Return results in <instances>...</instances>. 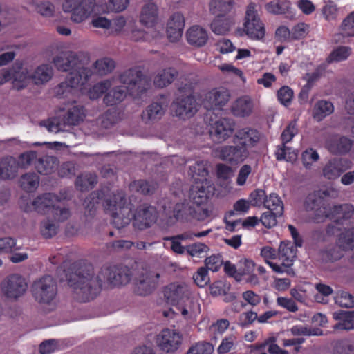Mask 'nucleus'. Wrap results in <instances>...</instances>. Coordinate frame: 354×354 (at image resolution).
Segmentation results:
<instances>
[{"mask_svg": "<svg viewBox=\"0 0 354 354\" xmlns=\"http://www.w3.org/2000/svg\"><path fill=\"white\" fill-rule=\"evenodd\" d=\"M85 117L84 107L75 104L67 108L64 114H59L55 118L45 121L42 124L49 132L58 133L65 130L66 126L77 125Z\"/></svg>", "mask_w": 354, "mask_h": 354, "instance_id": "nucleus-6", "label": "nucleus"}, {"mask_svg": "<svg viewBox=\"0 0 354 354\" xmlns=\"http://www.w3.org/2000/svg\"><path fill=\"white\" fill-rule=\"evenodd\" d=\"M354 11L350 13L342 21L341 30L342 34L346 37L354 36Z\"/></svg>", "mask_w": 354, "mask_h": 354, "instance_id": "nucleus-63", "label": "nucleus"}, {"mask_svg": "<svg viewBox=\"0 0 354 354\" xmlns=\"http://www.w3.org/2000/svg\"><path fill=\"white\" fill-rule=\"evenodd\" d=\"M352 49L348 46H339L335 48L328 55L326 62L328 64L340 62L348 59L351 55Z\"/></svg>", "mask_w": 354, "mask_h": 354, "instance_id": "nucleus-50", "label": "nucleus"}, {"mask_svg": "<svg viewBox=\"0 0 354 354\" xmlns=\"http://www.w3.org/2000/svg\"><path fill=\"white\" fill-rule=\"evenodd\" d=\"M212 232L211 229H208L207 230L201 232H187L183 233L176 237L171 238L172 240L171 243V249L174 252L178 254H183L186 251V248L183 247L180 243H179L177 239L180 240H189L192 241L194 239V238H202L204 236H206Z\"/></svg>", "mask_w": 354, "mask_h": 354, "instance_id": "nucleus-36", "label": "nucleus"}, {"mask_svg": "<svg viewBox=\"0 0 354 354\" xmlns=\"http://www.w3.org/2000/svg\"><path fill=\"white\" fill-rule=\"evenodd\" d=\"M291 3L288 0H270L265 4V9L270 14L281 15L289 10Z\"/></svg>", "mask_w": 354, "mask_h": 354, "instance_id": "nucleus-46", "label": "nucleus"}, {"mask_svg": "<svg viewBox=\"0 0 354 354\" xmlns=\"http://www.w3.org/2000/svg\"><path fill=\"white\" fill-rule=\"evenodd\" d=\"M301 159L303 166L306 169H311L319 160L320 156L316 149L308 147L301 153Z\"/></svg>", "mask_w": 354, "mask_h": 354, "instance_id": "nucleus-48", "label": "nucleus"}, {"mask_svg": "<svg viewBox=\"0 0 354 354\" xmlns=\"http://www.w3.org/2000/svg\"><path fill=\"white\" fill-rule=\"evenodd\" d=\"M176 308L185 319L194 320L201 312L198 293L194 290L176 306Z\"/></svg>", "mask_w": 354, "mask_h": 354, "instance_id": "nucleus-21", "label": "nucleus"}, {"mask_svg": "<svg viewBox=\"0 0 354 354\" xmlns=\"http://www.w3.org/2000/svg\"><path fill=\"white\" fill-rule=\"evenodd\" d=\"M97 183V176L94 174H83L79 176L75 181L76 187L80 190H86L92 187Z\"/></svg>", "mask_w": 354, "mask_h": 354, "instance_id": "nucleus-55", "label": "nucleus"}, {"mask_svg": "<svg viewBox=\"0 0 354 354\" xmlns=\"http://www.w3.org/2000/svg\"><path fill=\"white\" fill-rule=\"evenodd\" d=\"M234 24V19L231 17L217 15L211 23V29L216 35H224L230 30Z\"/></svg>", "mask_w": 354, "mask_h": 354, "instance_id": "nucleus-38", "label": "nucleus"}, {"mask_svg": "<svg viewBox=\"0 0 354 354\" xmlns=\"http://www.w3.org/2000/svg\"><path fill=\"white\" fill-rule=\"evenodd\" d=\"M253 109V100L248 95L239 97L232 106L234 115L239 117L250 115L252 113Z\"/></svg>", "mask_w": 354, "mask_h": 354, "instance_id": "nucleus-33", "label": "nucleus"}, {"mask_svg": "<svg viewBox=\"0 0 354 354\" xmlns=\"http://www.w3.org/2000/svg\"><path fill=\"white\" fill-rule=\"evenodd\" d=\"M158 349L167 354L176 352L182 344V334L175 328H164L158 333L154 339Z\"/></svg>", "mask_w": 354, "mask_h": 354, "instance_id": "nucleus-16", "label": "nucleus"}, {"mask_svg": "<svg viewBox=\"0 0 354 354\" xmlns=\"http://www.w3.org/2000/svg\"><path fill=\"white\" fill-rule=\"evenodd\" d=\"M214 351V346L212 344L205 342H201L192 346L188 354H212Z\"/></svg>", "mask_w": 354, "mask_h": 354, "instance_id": "nucleus-61", "label": "nucleus"}, {"mask_svg": "<svg viewBox=\"0 0 354 354\" xmlns=\"http://www.w3.org/2000/svg\"><path fill=\"white\" fill-rule=\"evenodd\" d=\"M190 176L194 179V183L199 182L201 179H206L208 174L207 169V162L204 161H197L194 165L190 166Z\"/></svg>", "mask_w": 354, "mask_h": 354, "instance_id": "nucleus-51", "label": "nucleus"}, {"mask_svg": "<svg viewBox=\"0 0 354 354\" xmlns=\"http://www.w3.org/2000/svg\"><path fill=\"white\" fill-rule=\"evenodd\" d=\"M352 142L344 136H335L326 143L328 151L335 155H342L348 153L351 149Z\"/></svg>", "mask_w": 354, "mask_h": 354, "instance_id": "nucleus-29", "label": "nucleus"}, {"mask_svg": "<svg viewBox=\"0 0 354 354\" xmlns=\"http://www.w3.org/2000/svg\"><path fill=\"white\" fill-rule=\"evenodd\" d=\"M140 22L147 28L154 29L151 37L156 38L159 35L158 26V10L154 3L145 4L140 15Z\"/></svg>", "mask_w": 354, "mask_h": 354, "instance_id": "nucleus-22", "label": "nucleus"}, {"mask_svg": "<svg viewBox=\"0 0 354 354\" xmlns=\"http://www.w3.org/2000/svg\"><path fill=\"white\" fill-rule=\"evenodd\" d=\"M193 279L198 287H205L210 281L207 270L204 267L199 268L193 274Z\"/></svg>", "mask_w": 354, "mask_h": 354, "instance_id": "nucleus-62", "label": "nucleus"}, {"mask_svg": "<svg viewBox=\"0 0 354 354\" xmlns=\"http://www.w3.org/2000/svg\"><path fill=\"white\" fill-rule=\"evenodd\" d=\"M256 7L254 3L248 6L243 23V32L251 39L261 40L265 36L266 30L257 14Z\"/></svg>", "mask_w": 354, "mask_h": 354, "instance_id": "nucleus-15", "label": "nucleus"}, {"mask_svg": "<svg viewBox=\"0 0 354 354\" xmlns=\"http://www.w3.org/2000/svg\"><path fill=\"white\" fill-rule=\"evenodd\" d=\"M95 0H64L62 9L71 14V19L75 23L85 21L93 12Z\"/></svg>", "mask_w": 354, "mask_h": 354, "instance_id": "nucleus-13", "label": "nucleus"}, {"mask_svg": "<svg viewBox=\"0 0 354 354\" xmlns=\"http://www.w3.org/2000/svg\"><path fill=\"white\" fill-rule=\"evenodd\" d=\"M328 191H319L310 194L306 201V209L311 212L315 222H321L326 218L332 219H348L354 214V207L351 204L330 206L323 198L328 195Z\"/></svg>", "mask_w": 354, "mask_h": 354, "instance_id": "nucleus-3", "label": "nucleus"}, {"mask_svg": "<svg viewBox=\"0 0 354 354\" xmlns=\"http://www.w3.org/2000/svg\"><path fill=\"white\" fill-rule=\"evenodd\" d=\"M234 130V124L232 120L221 118L214 122L210 129L212 138L221 142L229 138Z\"/></svg>", "mask_w": 354, "mask_h": 354, "instance_id": "nucleus-24", "label": "nucleus"}, {"mask_svg": "<svg viewBox=\"0 0 354 354\" xmlns=\"http://www.w3.org/2000/svg\"><path fill=\"white\" fill-rule=\"evenodd\" d=\"M53 74V67L48 64H40L35 69L31 68L32 82L37 86L48 83L52 79Z\"/></svg>", "mask_w": 354, "mask_h": 354, "instance_id": "nucleus-30", "label": "nucleus"}, {"mask_svg": "<svg viewBox=\"0 0 354 354\" xmlns=\"http://www.w3.org/2000/svg\"><path fill=\"white\" fill-rule=\"evenodd\" d=\"M193 291L194 290L187 283L175 281L165 286L162 292L168 303L177 306Z\"/></svg>", "mask_w": 354, "mask_h": 354, "instance_id": "nucleus-20", "label": "nucleus"}, {"mask_svg": "<svg viewBox=\"0 0 354 354\" xmlns=\"http://www.w3.org/2000/svg\"><path fill=\"white\" fill-rule=\"evenodd\" d=\"M234 6V0H211L209 10L216 15L224 16L231 12Z\"/></svg>", "mask_w": 354, "mask_h": 354, "instance_id": "nucleus-45", "label": "nucleus"}, {"mask_svg": "<svg viewBox=\"0 0 354 354\" xmlns=\"http://www.w3.org/2000/svg\"><path fill=\"white\" fill-rule=\"evenodd\" d=\"M230 93L224 87L212 88L204 93L202 104L207 110L221 109L230 100Z\"/></svg>", "mask_w": 354, "mask_h": 354, "instance_id": "nucleus-19", "label": "nucleus"}, {"mask_svg": "<svg viewBox=\"0 0 354 354\" xmlns=\"http://www.w3.org/2000/svg\"><path fill=\"white\" fill-rule=\"evenodd\" d=\"M39 182V176L36 173L28 172L20 177L19 185L25 192H33L37 189Z\"/></svg>", "mask_w": 354, "mask_h": 354, "instance_id": "nucleus-43", "label": "nucleus"}, {"mask_svg": "<svg viewBox=\"0 0 354 354\" xmlns=\"http://www.w3.org/2000/svg\"><path fill=\"white\" fill-rule=\"evenodd\" d=\"M177 75L178 71L174 68L160 69L155 74L153 84L158 88L166 87L174 82Z\"/></svg>", "mask_w": 354, "mask_h": 354, "instance_id": "nucleus-34", "label": "nucleus"}, {"mask_svg": "<svg viewBox=\"0 0 354 354\" xmlns=\"http://www.w3.org/2000/svg\"><path fill=\"white\" fill-rule=\"evenodd\" d=\"M37 159V153L35 151H26L20 154L17 159L18 169H26L33 164L35 165Z\"/></svg>", "mask_w": 354, "mask_h": 354, "instance_id": "nucleus-53", "label": "nucleus"}, {"mask_svg": "<svg viewBox=\"0 0 354 354\" xmlns=\"http://www.w3.org/2000/svg\"><path fill=\"white\" fill-rule=\"evenodd\" d=\"M254 172L255 169L251 165L248 164L243 165L239 169L236 178V184L240 187L245 185Z\"/></svg>", "mask_w": 354, "mask_h": 354, "instance_id": "nucleus-52", "label": "nucleus"}, {"mask_svg": "<svg viewBox=\"0 0 354 354\" xmlns=\"http://www.w3.org/2000/svg\"><path fill=\"white\" fill-rule=\"evenodd\" d=\"M92 76L93 72L89 68H82L76 73H71L65 82L55 87V93L59 97H68L72 95L75 89L81 90Z\"/></svg>", "mask_w": 354, "mask_h": 354, "instance_id": "nucleus-11", "label": "nucleus"}, {"mask_svg": "<svg viewBox=\"0 0 354 354\" xmlns=\"http://www.w3.org/2000/svg\"><path fill=\"white\" fill-rule=\"evenodd\" d=\"M21 207L26 212L35 211L39 214L52 216L57 221H64L71 215L68 208L59 205L58 197L50 193L38 195L30 203L21 204Z\"/></svg>", "mask_w": 354, "mask_h": 354, "instance_id": "nucleus-5", "label": "nucleus"}, {"mask_svg": "<svg viewBox=\"0 0 354 354\" xmlns=\"http://www.w3.org/2000/svg\"><path fill=\"white\" fill-rule=\"evenodd\" d=\"M101 275H95L91 265H82L75 268L68 279L75 297L81 301L94 299L102 288Z\"/></svg>", "mask_w": 354, "mask_h": 354, "instance_id": "nucleus-4", "label": "nucleus"}, {"mask_svg": "<svg viewBox=\"0 0 354 354\" xmlns=\"http://www.w3.org/2000/svg\"><path fill=\"white\" fill-rule=\"evenodd\" d=\"M160 275L151 270H142L133 279V292L139 296L151 295L158 286Z\"/></svg>", "mask_w": 354, "mask_h": 354, "instance_id": "nucleus-14", "label": "nucleus"}, {"mask_svg": "<svg viewBox=\"0 0 354 354\" xmlns=\"http://www.w3.org/2000/svg\"><path fill=\"white\" fill-rule=\"evenodd\" d=\"M114 61L109 57H102L97 59L93 64V69L89 68L93 72V75L96 74L100 76L106 75L111 73L115 68Z\"/></svg>", "mask_w": 354, "mask_h": 354, "instance_id": "nucleus-41", "label": "nucleus"}, {"mask_svg": "<svg viewBox=\"0 0 354 354\" xmlns=\"http://www.w3.org/2000/svg\"><path fill=\"white\" fill-rule=\"evenodd\" d=\"M58 167V161L56 158L45 156L38 158L35 168L41 174H49L54 171Z\"/></svg>", "mask_w": 354, "mask_h": 354, "instance_id": "nucleus-44", "label": "nucleus"}, {"mask_svg": "<svg viewBox=\"0 0 354 354\" xmlns=\"http://www.w3.org/2000/svg\"><path fill=\"white\" fill-rule=\"evenodd\" d=\"M105 207L112 216V223L116 228L129 225L133 218V226L138 230L151 227L157 220L156 209L151 206L142 205L132 214V205L128 203L124 194L119 192L105 201Z\"/></svg>", "mask_w": 354, "mask_h": 354, "instance_id": "nucleus-2", "label": "nucleus"}, {"mask_svg": "<svg viewBox=\"0 0 354 354\" xmlns=\"http://www.w3.org/2000/svg\"><path fill=\"white\" fill-rule=\"evenodd\" d=\"M341 245L346 249L354 248V227L342 233L339 239Z\"/></svg>", "mask_w": 354, "mask_h": 354, "instance_id": "nucleus-64", "label": "nucleus"}, {"mask_svg": "<svg viewBox=\"0 0 354 354\" xmlns=\"http://www.w3.org/2000/svg\"><path fill=\"white\" fill-rule=\"evenodd\" d=\"M296 247L290 241H283L281 243L277 257L279 263L270 264V268L274 272L294 275V272L291 267L296 258Z\"/></svg>", "mask_w": 354, "mask_h": 354, "instance_id": "nucleus-12", "label": "nucleus"}, {"mask_svg": "<svg viewBox=\"0 0 354 354\" xmlns=\"http://www.w3.org/2000/svg\"><path fill=\"white\" fill-rule=\"evenodd\" d=\"M215 153L221 160L230 162H243L248 156V150L239 145L221 147L217 149Z\"/></svg>", "mask_w": 354, "mask_h": 354, "instance_id": "nucleus-23", "label": "nucleus"}, {"mask_svg": "<svg viewBox=\"0 0 354 354\" xmlns=\"http://www.w3.org/2000/svg\"><path fill=\"white\" fill-rule=\"evenodd\" d=\"M17 158L8 156L0 159V178L3 180H12L18 176L19 169Z\"/></svg>", "mask_w": 354, "mask_h": 354, "instance_id": "nucleus-31", "label": "nucleus"}, {"mask_svg": "<svg viewBox=\"0 0 354 354\" xmlns=\"http://www.w3.org/2000/svg\"><path fill=\"white\" fill-rule=\"evenodd\" d=\"M333 104L329 101L322 100L315 103L312 111V115L315 120L319 122L333 113Z\"/></svg>", "mask_w": 354, "mask_h": 354, "instance_id": "nucleus-40", "label": "nucleus"}, {"mask_svg": "<svg viewBox=\"0 0 354 354\" xmlns=\"http://www.w3.org/2000/svg\"><path fill=\"white\" fill-rule=\"evenodd\" d=\"M165 112V108L161 103L153 102L149 105L142 114L145 123H153L161 119Z\"/></svg>", "mask_w": 354, "mask_h": 354, "instance_id": "nucleus-37", "label": "nucleus"}, {"mask_svg": "<svg viewBox=\"0 0 354 354\" xmlns=\"http://www.w3.org/2000/svg\"><path fill=\"white\" fill-rule=\"evenodd\" d=\"M35 301L40 304H50L57 295L55 280L50 275H45L35 280L31 287Z\"/></svg>", "mask_w": 354, "mask_h": 354, "instance_id": "nucleus-9", "label": "nucleus"}, {"mask_svg": "<svg viewBox=\"0 0 354 354\" xmlns=\"http://www.w3.org/2000/svg\"><path fill=\"white\" fill-rule=\"evenodd\" d=\"M259 140V132L255 129L248 127L239 129L234 137V142L246 149L247 148L254 147Z\"/></svg>", "mask_w": 354, "mask_h": 354, "instance_id": "nucleus-27", "label": "nucleus"}, {"mask_svg": "<svg viewBox=\"0 0 354 354\" xmlns=\"http://www.w3.org/2000/svg\"><path fill=\"white\" fill-rule=\"evenodd\" d=\"M11 81L14 88L21 90L32 82L31 66L17 62L10 68L0 72V84Z\"/></svg>", "mask_w": 354, "mask_h": 354, "instance_id": "nucleus-8", "label": "nucleus"}, {"mask_svg": "<svg viewBox=\"0 0 354 354\" xmlns=\"http://www.w3.org/2000/svg\"><path fill=\"white\" fill-rule=\"evenodd\" d=\"M111 33L113 35H129V29L135 26L133 20H127L123 16H118L111 21Z\"/></svg>", "mask_w": 354, "mask_h": 354, "instance_id": "nucleus-39", "label": "nucleus"}, {"mask_svg": "<svg viewBox=\"0 0 354 354\" xmlns=\"http://www.w3.org/2000/svg\"><path fill=\"white\" fill-rule=\"evenodd\" d=\"M351 168V162L344 158L330 159L323 167L322 173L325 178L334 180L339 178L346 170Z\"/></svg>", "mask_w": 354, "mask_h": 354, "instance_id": "nucleus-25", "label": "nucleus"}, {"mask_svg": "<svg viewBox=\"0 0 354 354\" xmlns=\"http://www.w3.org/2000/svg\"><path fill=\"white\" fill-rule=\"evenodd\" d=\"M52 216H47L46 218L41 223L40 232L41 235L48 239L55 236L58 230V223Z\"/></svg>", "mask_w": 354, "mask_h": 354, "instance_id": "nucleus-47", "label": "nucleus"}, {"mask_svg": "<svg viewBox=\"0 0 354 354\" xmlns=\"http://www.w3.org/2000/svg\"><path fill=\"white\" fill-rule=\"evenodd\" d=\"M193 209L186 202H177L174 208V216L177 220L186 219L187 215H192Z\"/></svg>", "mask_w": 354, "mask_h": 354, "instance_id": "nucleus-57", "label": "nucleus"}, {"mask_svg": "<svg viewBox=\"0 0 354 354\" xmlns=\"http://www.w3.org/2000/svg\"><path fill=\"white\" fill-rule=\"evenodd\" d=\"M102 280H106L113 287H120L128 284L131 280V271L127 267L108 266L100 271Z\"/></svg>", "mask_w": 354, "mask_h": 354, "instance_id": "nucleus-18", "label": "nucleus"}, {"mask_svg": "<svg viewBox=\"0 0 354 354\" xmlns=\"http://www.w3.org/2000/svg\"><path fill=\"white\" fill-rule=\"evenodd\" d=\"M187 40L192 46L201 47L206 44L208 40L207 30L199 26L190 27L186 32Z\"/></svg>", "mask_w": 354, "mask_h": 354, "instance_id": "nucleus-32", "label": "nucleus"}, {"mask_svg": "<svg viewBox=\"0 0 354 354\" xmlns=\"http://www.w3.org/2000/svg\"><path fill=\"white\" fill-rule=\"evenodd\" d=\"M36 11L42 16L52 17L55 12V6L49 1L37 0L33 3Z\"/></svg>", "mask_w": 354, "mask_h": 354, "instance_id": "nucleus-58", "label": "nucleus"}, {"mask_svg": "<svg viewBox=\"0 0 354 354\" xmlns=\"http://www.w3.org/2000/svg\"><path fill=\"white\" fill-rule=\"evenodd\" d=\"M28 289L26 279L19 274H12L6 277L1 283L3 295L8 299L17 301L22 297Z\"/></svg>", "mask_w": 354, "mask_h": 354, "instance_id": "nucleus-17", "label": "nucleus"}, {"mask_svg": "<svg viewBox=\"0 0 354 354\" xmlns=\"http://www.w3.org/2000/svg\"><path fill=\"white\" fill-rule=\"evenodd\" d=\"M184 26L183 16L180 13L174 14L167 23V35L168 39L172 42L179 40L182 36Z\"/></svg>", "mask_w": 354, "mask_h": 354, "instance_id": "nucleus-28", "label": "nucleus"}, {"mask_svg": "<svg viewBox=\"0 0 354 354\" xmlns=\"http://www.w3.org/2000/svg\"><path fill=\"white\" fill-rule=\"evenodd\" d=\"M315 288L318 292L315 295V301L319 303L326 304L328 302V297L333 293L332 288L324 283H317Z\"/></svg>", "mask_w": 354, "mask_h": 354, "instance_id": "nucleus-56", "label": "nucleus"}, {"mask_svg": "<svg viewBox=\"0 0 354 354\" xmlns=\"http://www.w3.org/2000/svg\"><path fill=\"white\" fill-rule=\"evenodd\" d=\"M199 106L195 96L190 93H184L181 89H179L177 96L171 104V111L176 117L186 120L197 113Z\"/></svg>", "mask_w": 354, "mask_h": 354, "instance_id": "nucleus-10", "label": "nucleus"}, {"mask_svg": "<svg viewBox=\"0 0 354 354\" xmlns=\"http://www.w3.org/2000/svg\"><path fill=\"white\" fill-rule=\"evenodd\" d=\"M275 156L278 160L294 162L297 160L298 154L295 149L282 145L277 148Z\"/></svg>", "mask_w": 354, "mask_h": 354, "instance_id": "nucleus-54", "label": "nucleus"}, {"mask_svg": "<svg viewBox=\"0 0 354 354\" xmlns=\"http://www.w3.org/2000/svg\"><path fill=\"white\" fill-rule=\"evenodd\" d=\"M90 55L87 52L61 51L55 55L52 62L60 71L76 73L90 62Z\"/></svg>", "mask_w": 354, "mask_h": 354, "instance_id": "nucleus-7", "label": "nucleus"}, {"mask_svg": "<svg viewBox=\"0 0 354 354\" xmlns=\"http://www.w3.org/2000/svg\"><path fill=\"white\" fill-rule=\"evenodd\" d=\"M277 338L274 336L266 339L263 343L257 344L254 348L259 351L260 354H267L268 351L270 354H288L287 351L281 349L277 344Z\"/></svg>", "mask_w": 354, "mask_h": 354, "instance_id": "nucleus-42", "label": "nucleus"}, {"mask_svg": "<svg viewBox=\"0 0 354 354\" xmlns=\"http://www.w3.org/2000/svg\"><path fill=\"white\" fill-rule=\"evenodd\" d=\"M210 182L207 179H201L194 183L189 190V199L198 207L205 205L209 197Z\"/></svg>", "mask_w": 354, "mask_h": 354, "instance_id": "nucleus-26", "label": "nucleus"}, {"mask_svg": "<svg viewBox=\"0 0 354 354\" xmlns=\"http://www.w3.org/2000/svg\"><path fill=\"white\" fill-rule=\"evenodd\" d=\"M209 248L203 243L197 242L190 244L186 247V252L192 257H200L203 254L207 253Z\"/></svg>", "mask_w": 354, "mask_h": 354, "instance_id": "nucleus-59", "label": "nucleus"}, {"mask_svg": "<svg viewBox=\"0 0 354 354\" xmlns=\"http://www.w3.org/2000/svg\"><path fill=\"white\" fill-rule=\"evenodd\" d=\"M264 206L269 211L274 212L275 214H283V202L279 195L275 193H271L269 196H267Z\"/></svg>", "mask_w": 354, "mask_h": 354, "instance_id": "nucleus-49", "label": "nucleus"}, {"mask_svg": "<svg viewBox=\"0 0 354 354\" xmlns=\"http://www.w3.org/2000/svg\"><path fill=\"white\" fill-rule=\"evenodd\" d=\"M150 85L149 80L144 76L138 68L124 71L119 76L102 80L91 88L88 96L91 100L100 97L112 87L104 98L107 105H113L122 102L127 93H138L146 90Z\"/></svg>", "mask_w": 354, "mask_h": 354, "instance_id": "nucleus-1", "label": "nucleus"}, {"mask_svg": "<svg viewBox=\"0 0 354 354\" xmlns=\"http://www.w3.org/2000/svg\"><path fill=\"white\" fill-rule=\"evenodd\" d=\"M333 317L335 320L339 321L335 325V329L346 330L354 329V311L337 310L333 313Z\"/></svg>", "mask_w": 354, "mask_h": 354, "instance_id": "nucleus-35", "label": "nucleus"}, {"mask_svg": "<svg viewBox=\"0 0 354 354\" xmlns=\"http://www.w3.org/2000/svg\"><path fill=\"white\" fill-rule=\"evenodd\" d=\"M293 95V91L290 87L283 86L277 91V99L281 104L288 106L292 102Z\"/></svg>", "mask_w": 354, "mask_h": 354, "instance_id": "nucleus-60", "label": "nucleus"}]
</instances>
